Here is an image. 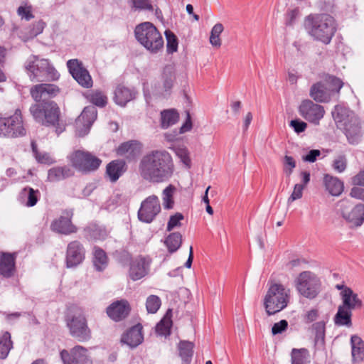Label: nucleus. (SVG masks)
I'll use <instances>...</instances> for the list:
<instances>
[{
	"instance_id": "f257e3e1",
	"label": "nucleus",
	"mask_w": 364,
	"mask_h": 364,
	"mask_svg": "<svg viewBox=\"0 0 364 364\" xmlns=\"http://www.w3.org/2000/svg\"><path fill=\"white\" fill-rule=\"evenodd\" d=\"M175 165L172 156L164 149L146 154L139 164L141 178L151 183L168 182L173 176Z\"/></svg>"
},
{
	"instance_id": "f03ea898",
	"label": "nucleus",
	"mask_w": 364,
	"mask_h": 364,
	"mask_svg": "<svg viewBox=\"0 0 364 364\" xmlns=\"http://www.w3.org/2000/svg\"><path fill=\"white\" fill-rule=\"evenodd\" d=\"M332 117L337 127L343 129L350 144H357L361 141L363 132L360 121L353 111L337 105L332 111Z\"/></svg>"
},
{
	"instance_id": "7ed1b4c3",
	"label": "nucleus",
	"mask_w": 364,
	"mask_h": 364,
	"mask_svg": "<svg viewBox=\"0 0 364 364\" xmlns=\"http://www.w3.org/2000/svg\"><path fill=\"white\" fill-rule=\"evenodd\" d=\"M309 33L325 44L331 42L336 31L334 19L328 14L309 15L305 20Z\"/></svg>"
},
{
	"instance_id": "20e7f679",
	"label": "nucleus",
	"mask_w": 364,
	"mask_h": 364,
	"mask_svg": "<svg viewBox=\"0 0 364 364\" xmlns=\"http://www.w3.org/2000/svg\"><path fill=\"white\" fill-rule=\"evenodd\" d=\"M30 113L35 121L43 126L55 127V132L62 133L65 127L60 123V109L54 102H43L32 105L29 109Z\"/></svg>"
},
{
	"instance_id": "39448f33",
	"label": "nucleus",
	"mask_w": 364,
	"mask_h": 364,
	"mask_svg": "<svg viewBox=\"0 0 364 364\" xmlns=\"http://www.w3.org/2000/svg\"><path fill=\"white\" fill-rule=\"evenodd\" d=\"M343 85V82L340 78L324 74L320 81L311 85L309 96L316 102H328L334 95L339 93Z\"/></svg>"
},
{
	"instance_id": "423d86ee",
	"label": "nucleus",
	"mask_w": 364,
	"mask_h": 364,
	"mask_svg": "<svg viewBox=\"0 0 364 364\" xmlns=\"http://www.w3.org/2000/svg\"><path fill=\"white\" fill-rule=\"evenodd\" d=\"M137 41L150 53L156 54L164 48V39L156 27L150 22L137 25L134 29Z\"/></svg>"
},
{
	"instance_id": "0eeeda50",
	"label": "nucleus",
	"mask_w": 364,
	"mask_h": 364,
	"mask_svg": "<svg viewBox=\"0 0 364 364\" xmlns=\"http://www.w3.org/2000/svg\"><path fill=\"white\" fill-rule=\"evenodd\" d=\"M25 68L32 81L56 80L60 75L48 59L31 55L25 63Z\"/></svg>"
},
{
	"instance_id": "6e6552de",
	"label": "nucleus",
	"mask_w": 364,
	"mask_h": 364,
	"mask_svg": "<svg viewBox=\"0 0 364 364\" xmlns=\"http://www.w3.org/2000/svg\"><path fill=\"white\" fill-rule=\"evenodd\" d=\"M289 290L282 284L270 285L264 299V305L268 315H273L284 309L289 303Z\"/></svg>"
},
{
	"instance_id": "1a4fd4ad",
	"label": "nucleus",
	"mask_w": 364,
	"mask_h": 364,
	"mask_svg": "<svg viewBox=\"0 0 364 364\" xmlns=\"http://www.w3.org/2000/svg\"><path fill=\"white\" fill-rule=\"evenodd\" d=\"M66 326L70 334L78 341H87L91 338V331L82 314H68L65 317Z\"/></svg>"
},
{
	"instance_id": "9d476101",
	"label": "nucleus",
	"mask_w": 364,
	"mask_h": 364,
	"mask_svg": "<svg viewBox=\"0 0 364 364\" xmlns=\"http://www.w3.org/2000/svg\"><path fill=\"white\" fill-rule=\"evenodd\" d=\"M295 283L296 288L299 294L307 299H314L320 291V280L311 272L304 271L301 272Z\"/></svg>"
},
{
	"instance_id": "9b49d317",
	"label": "nucleus",
	"mask_w": 364,
	"mask_h": 364,
	"mask_svg": "<svg viewBox=\"0 0 364 364\" xmlns=\"http://www.w3.org/2000/svg\"><path fill=\"white\" fill-rule=\"evenodd\" d=\"M72 166L82 173L96 171L100 166L102 160L88 151H75L70 156Z\"/></svg>"
},
{
	"instance_id": "f8f14e48",
	"label": "nucleus",
	"mask_w": 364,
	"mask_h": 364,
	"mask_svg": "<svg viewBox=\"0 0 364 364\" xmlns=\"http://www.w3.org/2000/svg\"><path fill=\"white\" fill-rule=\"evenodd\" d=\"M343 218L350 228H358L364 222V204L352 206L348 200H342L338 203Z\"/></svg>"
},
{
	"instance_id": "ddd939ff",
	"label": "nucleus",
	"mask_w": 364,
	"mask_h": 364,
	"mask_svg": "<svg viewBox=\"0 0 364 364\" xmlns=\"http://www.w3.org/2000/svg\"><path fill=\"white\" fill-rule=\"evenodd\" d=\"M298 111L301 117L314 125H318L325 114L322 105L309 99L301 101Z\"/></svg>"
},
{
	"instance_id": "4468645a",
	"label": "nucleus",
	"mask_w": 364,
	"mask_h": 364,
	"mask_svg": "<svg viewBox=\"0 0 364 364\" xmlns=\"http://www.w3.org/2000/svg\"><path fill=\"white\" fill-rule=\"evenodd\" d=\"M161 210L159 198L155 195L150 196L141 202L138 211V218L141 222L151 223Z\"/></svg>"
},
{
	"instance_id": "2eb2a0df",
	"label": "nucleus",
	"mask_w": 364,
	"mask_h": 364,
	"mask_svg": "<svg viewBox=\"0 0 364 364\" xmlns=\"http://www.w3.org/2000/svg\"><path fill=\"white\" fill-rule=\"evenodd\" d=\"M97 119V109L93 106L84 108L80 115L76 119L75 132L78 136H84L90 132V127Z\"/></svg>"
},
{
	"instance_id": "dca6fc26",
	"label": "nucleus",
	"mask_w": 364,
	"mask_h": 364,
	"mask_svg": "<svg viewBox=\"0 0 364 364\" xmlns=\"http://www.w3.org/2000/svg\"><path fill=\"white\" fill-rule=\"evenodd\" d=\"M67 66L73 78L82 87L89 88L92 86V80L89 72L77 59L69 60Z\"/></svg>"
},
{
	"instance_id": "f3484780",
	"label": "nucleus",
	"mask_w": 364,
	"mask_h": 364,
	"mask_svg": "<svg viewBox=\"0 0 364 364\" xmlns=\"http://www.w3.org/2000/svg\"><path fill=\"white\" fill-rule=\"evenodd\" d=\"M60 357L64 364H92V360L87 355V350L81 346H76L69 353L66 350L60 352Z\"/></svg>"
},
{
	"instance_id": "a211bd4d",
	"label": "nucleus",
	"mask_w": 364,
	"mask_h": 364,
	"mask_svg": "<svg viewBox=\"0 0 364 364\" xmlns=\"http://www.w3.org/2000/svg\"><path fill=\"white\" fill-rule=\"evenodd\" d=\"M85 250L83 245L77 240L70 242L67 247L66 266L74 267L82 262L85 259Z\"/></svg>"
},
{
	"instance_id": "6ab92c4d",
	"label": "nucleus",
	"mask_w": 364,
	"mask_h": 364,
	"mask_svg": "<svg viewBox=\"0 0 364 364\" xmlns=\"http://www.w3.org/2000/svg\"><path fill=\"white\" fill-rule=\"evenodd\" d=\"M73 215L72 210H65L58 219L55 220L50 225L51 230L64 235L75 232L77 228L71 222Z\"/></svg>"
},
{
	"instance_id": "aec40b11",
	"label": "nucleus",
	"mask_w": 364,
	"mask_h": 364,
	"mask_svg": "<svg viewBox=\"0 0 364 364\" xmlns=\"http://www.w3.org/2000/svg\"><path fill=\"white\" fill-rule=\"evenodd\" d=\"M31 95L33 99L39 102H47V98L56 96L59 92V88L53 84H38L31 88Z\"/></svg>"
},
{
	"instance_id": "412c9836",
	"label": "nucleus",
	"mask_w": 364,
	"mask_h": 364,
	"mask_svg": "<svg viewBox=\"0 0 364 364\" xmlns=\"http://www.w3.org/2000/svg\"><path fill=\"white\" fill-rule=\"evenodd\" d=\"M142 328L140 323L131 327L122 335L121 342L131 348L137 347L144 340Z\"/></svg>"
},
{
	"instance_id": "4be33fe9",
	"label": "nucleus",
	"mask_w": 364,
	"mask_h": 364,
	"mask_svg": "<svg viewBox=\"0 0 364 364\" xmlns=\"http://www.w3.org/2000/svg\"><path fill=\"white\" fill-rule=\"evenodd\" d=\"M130 311V306L127 301L120 300L113 302L107 308L108 316L115 321L125 318Z\"/></svg>"
},
{
	"instance_id": "5701e85b",
	"label": "nucleus",
	"mask_w": 364,
	"mask_h": 364,
	"mask_svg": "<svg viewBox=\"0 0 364 364\" xmlns=\"http://www.w3.org/2000/svg\"><path fill=\"white\" fill-rule=\"evenodd\" d=\"M342 304L340 305L351 311L360 309L363 307V302L358 295L353 292L349 287H345L341 292Z\"/></svg>"
},
{
	"instance_id": "b1692460",
	"label": "nucleus",
	"mask_w": 364,
	"mask_h": 364,
	"mask_svg": "<svg viewBox=\"0 0 364 364\" xmlns=\"http://www.w3.org/2000/svg\"><path fill=\"white\" fill-rule=\"evenodd\" d=\"M9 129H11V138L23 136L26 134L24 127L21 111L19 109L15 110L14 114L8 117Z\"/></svg>"
},
{
	"instance_id": "393cba45",
	"label": "nucleus",
	"mask_w": 364,
	"mask_h": 364,
	"mask_svg": "<svg viewBox=\"0 0 364 364\" xmlns=\"http://www.w3.org/2000/svg\"><path fill=\"white\" fill-rule=\"evenodd\" d=\"M114 102L122 107H124L129 102L135 99L136 92L124 85H118L114 91Z\"/></svg>"
},
{
	"instance_id": "a878e982",
	"label": "nucleus",
	"mask_w": 364,
	"mask_h": 364,
	"mask_svg": "<svg viewBox=\"0 0 364 364\" xmlns=\"http://www.w3.org/2000/svg\"><path fill=\"white\" fill-rule=\"evenodd\" d=\"M149 264L142 257L136 258L130 265L129 277L134 280H139L144 277L148 272Z\"/></svg>"
},
{
	"instance_id": "bb28decb",
	"label": "nucleus",
	"mask_w": 364,
	"mask_h": 364,
	"mask_svg": "<svg viewBox=\"0 0 364 364\" xmlns=\"http://www.w3.org/2000/svg\"><path fill=\"white\" fill-rule=\"evenodd\" d=\"M126 163L123 160H114L106 167V174L111 182H116L126 171Z\"/></svg>"
},
{
	"instance_id": "cd10ccee",
	"label": "nucleus",
	"mask_w": 364,
	"mask_h": 364,
	"mask_svg": "<svg viewBox=\"0 0 364 364\" xmlns=\"http://www.w3.org/2000/svg\"><path fill=\"white\" fill-rule=\"evenodd\" d=\"M15 270V255L2 253L0 257V274L9 278L13 276Z\"/></svg>"
},
{
	"instance_id": "c85d7f7f",
	"label": "nucleus",
	"mask_w": 364,
	"mask_h": 364,
	"mask_svg": "<svg viewBox=\"0 0 364 364\" xmlns=\"http://www.w3.org/2000/svg\"><path fill=\"white\" fill-rule=\"evenodd\" d=\"M40 192L30 187H26L21 190L19 194V201L27 207L34 206L39 198Z\"/></svg>"
},
{
	"instance_id": "c756f323",
	"label": "nucleus",
	"mask_w": 364,
	"mask_h": 364,
	"mask_svg": "<svg viewBox=\"0 0 364 364\" xmlns=\"http://www.w3.org/2000/svg\"><path fill=\"white\" fill-rule=\"evenodd\" d=\"M73 171L68 166H56L49 169L48 178L50 181L55 182L64 180L73 176Z\"/></svg>"
},
{
	"instance_id": "7c9ffc66",
	"label": "nucleus",
	"mask_w": 364,
	"mask_h": 364,
	"mask_svg": "<svg viewBox=\"0 0 364 364\" xmlns=\"http://www.w3.org/2000/svg\"><path fill=\"white\" fill-rule=\"evenodd\" d=\"M323 183L326 191L332 196H338L343 191V183L336 177L326 174Z\"/></svg>"
},
{
	"instance_id": "2f4dec72",
	"label": "nucleus",
	"mask_w": 364,
	"mask_h": 364,
	"mask_svg": "<svg viewBox=\"0 0 364 364\" xmlns=\"http://www.w3.org/2000/svg\"><path fill=\"white\" fill-rule=\"evenodd\" d=\"M352 358L353 363H360L364 359V341L358 336H351Z\"/></svg>"
},
{
	"instance_id": "473e14b6",
	"label": "nucleus",
	"mask_w": 364,
	"mask_h": 364,
	"mask_svg": "<svg viewBox=\"0 0 364 364\" xmlns=\"http://www.w3.org/2000/svg\"><path fill=\"white\" fill-rule=\"evenodd\" d=\"M351 317L352 311L339 305L333 321L336 326L350 327L352 326Z\"/></svg>"
},
{
	"instance_id": "72a5a7b5",
	"label": "nucleus",
	"mask_w": 364,
	"mask_h": 364,
	"mask_svg": "<svg viewBox=\"0 0 364 364\" xmlns=\"http://www.w3.org/2000/svg\"><path fill=\"white\" fill-rule=\"evenodd\" d=\"M140 151V144L136 141H129L122 143L117 149V153L119 156L127 154V157H134L138 154Z\"/></svg>"
},
{
	"instance_id": "f704fd0d",
	"label": "nucleus",
	"mask_w": 364,
	"mask_h": 364,
	"mask_svg": "<svg viewBox=\"0 0 364 364\" xmlns=\"http://www.w3.org/2000/svg\"><path fill=\"white\" fill-rule=\"evenodd\" d=\"M179 119V114L173 109H165L161 112V127L168 129L174 125Z\"/></svg>"
},
{
	"instance_id": "c9c22d12",
	"label": "nucleus",
	"mask_w": 364,
	"mask_h": 364,
	"mask_svg": "<svg viewBox=\"0 0 364 364\" xmlns=\"http://www.w3.org/2000/svg\"><path fill=\"white\" fill-rule=\"evenodd\" d=\"M194 345L192 342L181 341L178 345L179 355L182 359L183 364H189L193 354Z\"/></svg>"
},
{
	"instance_id": "e433bc0d",
	"label": "nucleus",
	"mask_w": 364,
	"mask_h": 364,
	"mask_svg": "<svg viewBox=\"0 0 364 364\" xmlns=\"http://www.w3.org/2000/svg\"><path fill=\"white\" fill-rule=\"evenodd\" d=\"M164 243L168 252L173 253L180 248L182 244V235L178 232L171 233L166 237Z\"/></svg>"
},
{
	"instance_id": "4c0bfd02",
	"label": "nucleus",
	"mask_w": 364,
	"mask_h": 364,
	"mask_svg": "<svg viewBox=\"0 0 364 364\" xmlns=\"http://www.w3.org/2000/svg\"><path fill=\"white\" fill-rule=\"evenodd\" d=\"M13 347L11 334L5 331L0 338V359H5Z\"/></svg>"
},
{
	"instance_id": "58836bf2",
	"label": "nucleus",
	"mask_w": 364,
	"mask_h": 364,
	"mask_svg": "<svg viewBox=\"0 0 364 364\" xmlns=\"http://www.w3.org/2000/svg\"><path fill=\"white\" fill-rule=\"evenodd\" d=\"M93 263L97 270L102 271L107 265V257L104 250L95 247Z\"/></svg>"
},
{
	"instance_id": "ea45409f",
	"label": "nucleus",
	"mask_w": 364,
	"mask_h": 364,
	"mask_svg": "<svg viewBox=\"0 0 364 364\" xmlns=\"http://www.w3.org/2000/svg\"><path fill=\"white\" fill-rule=\"evenodd\" d=\"M164 87L166 90H170L175 80L174 69L171 65H166L162 74Z\"/></svg>"
},
{
	"instance_id": "a19ab883",
	"label": "nucleus",
	"mask_w": 364,
	"mask_h": 364,
	"mask_svg": "<svg viewBox=\"0 0 364 364\" xmlns=\"http://www.w3.org/2000/svg\"><path fill=\"white\" fill-rule=\"evenodd\" d=\"M309 352L306 349L294 348L291 351V364H306Z\"/></svg>"
},
{
	"instance_id": "79ce46f5",
	"label": "nucleus",
	"mask_w": 364,
	"mask_h": 364,
	"mask_svg": "<svg viewBox=\"0 0 364 364\" xmlns=\"http://www.w3.org/2000/svg\"><path fill=\"white\" fill-rule=\"evenodd\" d=\"M176 190V188L173 185L168 186L166 188L164 189L162 195H163V205L165 209H171L173 206V193Z\"/></svg>"
},
{
	"instance_id": "37998d69",
	"label": "nucleus",
	"mask_w": 364,
	"mask_h": 364,
	"mask_svg": "<svg viewBox=\"0 0 364 364\" xmlns=\"http://www.w3.org/2000/svg\"><path fill=\"white\" fill-rule=\"evenodd\" d=\"M223 31V26L222 23H216L212 28L210 36V43L213 46L215 47H220L221 41L220 38V35Z\"/></svg>"
},
{
	"instance_id": "c03bdc74",
	"label": "nucleus",
	"mask_w": 364,
	"mask_h": 364,
	"mask_svg": "<svg viewBox=\"0 0 364 364\" xmlns=\"http://www.w3.org/2000/svg\"><path fill=\"white\" fill-rule=\"evenodd\" d=\"M89 100L96 106L103 107L107 103V97L101 91L95 90L89 96Z\"/></svg>"
},
{
	"instance_id": "a18cd8bd",
	"label": "nucleus",
	"mask_w": 364,
	"mask_h": 364,
	"mask_svg": "<svg viewBox=\"0 0 364 364\" xmlns=\"http://www.w3.org/2000/svg\"><path fill=\"white\" fill-rule=\"evenodd\" d=\"M166 38V48L168 53H173L177 51L178 49V39L176 35L171 31L167 30L165 31Z\"/></svg>"
},
{
	"instance_id": "49530a36",
	"label": "nucleus",
	"mask_w": 364,
	"mask_h": 364,
	"mask_svg": "<svg viewBox=\"0 0 364 364\" xmlns=\"http://www.w3.org/2000/svg\"><path fill=\"white\" fill-rule=\"evenodd\" d=\"M161 306V299L156 295L149 296L146 302V310L149 313H156Z\"/></svg>"
},
{
	"instance_id": "de8ad7c7",
	"label": "nucleus",
	"mask_w": 364,
	"mask_h": 364,
	"mask_svg": "<svg viewBox=\"0 0 364 364\" xmlns=\"http://www.w3.org/2000/svg\"><path fill=\"white\" fill-rule=\"evenodd\" d=\"M172 326V321L170 318L164 317L156 327V331L161 336L170 334V329Z\"/></svg>"
},
{
	"instance_id": "09e8293b",
	"label": "nucleus",
	"mask_w": 364,
	"mask_h": 364,
	"mask_svg": "<svg viewBox=\"0 0 364 364\" xmlns=\"http://www.w3.org/2000/svg\"><path fill=\"white\" fill-rule=\"evenodd\" d=\"M183 219L184 216L181 213H176L174 215H171L167 223V231H171L176 228H180L182 225L181 220Z\"/></svg>"
},
{
	"instance_id": "8fccbe9b",
	"label": "nucleus",
	"mask_w": 364,
	"mask_h": 364,
	"mask_svg": "<svg viewBox=\"0 0 364 364\" xmlns=\"http://www.w3.org/2000/svg\"><path fill=\"white\" fill-rule=\"evenodd\" d=\"M32 11L33 9L31 5H28L27 4H25L24 5L20 6L17 9V14L21 17V19L30 21L31 19L34 18V16L32 14Z\"/></svg>"
},
{
	"instance_id": "3c124183",
	"label": "nucleus",
	"mask_w": 364,
	"mask_h": 364,
	"mask_svg": "<svg viewBox=\"0 0 364 364\" xmlns=\"http://www.w3.org/2000/svg\"><path fill=\"white\" fill-rule=\"evenodd\" d=\"M312 331L315 334V340L316 342L323 341L325 337V323L318 321L313 324Z\"/></svg>"
},
{
	"instance_id": "603ef678",
	"label": "nucleus",
	"mask_w": 364,
	"mask_h": 364,
	"mask_svg": "<svg viewBox=\"0 0 364 364\" xmlns=\"http://www.w3.org/2000/svg\"><path fill=\"white\" fill-rule=\"evenodd\" d=\"M0 137L11 138L8 117L4 116L1 113H0Z\"/></svg>"
},
{
	"instance_id": "864d4df0",
	"label": "nucleus",
	"mask_w": 364,
	"mask_h": 364,
	"mask_svg": "<svg viewBox=\"0 0 364 364\" xmlns=\"http://www.w3.org/2000/svg\"><path fill=\"white\" fill-rule=\"evenodd\" d=\"M176 154L181 159V161L187 167L191 166V159L189 152L186 148L178 147L176 149Z\"/></svg>"
},
{
	"instance_id": "5fc2aeb1",
	"label": "nucleus",
	"mask_w": 364,
	"mask_h": 364,
	"mask_svg": "<svg viewBox=\"0 0 364 364\" xmlns=\"http://www.w3.org/2000/svg\"><path fill=\"white\" fill-rule=\"evenodd\" d=\"M284 172L287 175L290 176L294 168L296 167V161L292 156L286 155L284 157Z\"/></svg>"
},
{
	"instance_id": "6e6d98bb",
	"label": "nucleus",
	"mask_w": 364,
	"mask_h": 364,
	"mask_svg": "<svg viewBox=\"0 0 364 364\" xmlns=\"http://www.w3.org/2000/svg\"><path fill=\"white\" fill-rule=\"evenodd\" d=\"M304 189V185H301V183L295 184L293 192L287 200V203L290 204L294 200L301 198Z\"/></svg>"
},
{
	"instance_id": "4d7b16f0",
	"label": "nucleus",
	"mask_w": 364,
	"mask_h": 364,
	"mask_svg": "<svg viewBox=\"0 0 364 364\" xmlns=\"http://www.w3.org/2000/svg\"><path fill=\"white\" fill-rule=\"evenodd\" d=\"M133 7L135 10H147L152 11L153 6L150 3V0H132Z\"/></svg>"
},
{
	"instance_id": "13d9d810",
	"label": "nucleus",
	"mask_w": 364,
	"mask_h": 364,
	"mask_svg": "<svg viewBox=\"0 0 364 364\" xmlns=\"http://www.w3.org/2000/svg\"><path fill=\"white\" fill-rule=\"evenodd\" d=\"M346 165L347 160L345 156L341 155L333 161V167L336 171L341 173L346 169Z\"/></svg>"
},
{
	"instance_id": "bf43d9fd",
	"label": "nucleus",
	"mask_w": 364,
	"mask_h": 364,
	"mask_svg": "<svg viewBox=\"0 0 364 364\" xmlns=\"http://www.w3.org/2000/svg\"><path fill=\"white\" fill-rule=\"evenodd\" d=\"M289 126L292 127L297 134L304 132L307 128V124L300 119H292L290 121Z\"/></svg>"
},
{
	"instance_id": "052dcab7",
	"label": "nucleus",
	"mask_w": 364,
	"mask_h": 364,
	"mask_svg": "<svg viewBox=\"0 0 364 364\" xmlns=\"http://www.w3.org/2000/svg\"><path fill=\"white\" fill-rule=\"evenodd\" d=\"M45 23L42 21H38L33 24L28 34L30 37H35L41 33L44 29Z\"/></svg>"
},
{
	"instance_id": "680f3d73",
	"label": "nucleus",
	"mask_w": 364,
	"mask_h": 364,
	"mask_svg": "<svg viewBox=\"0 0 364 364\" xmlns=\"http://www.w3.org/2000/svg\"><path fill=\"white\" fill-rule=\"evenodd\" d=\"M288 327V322L286 320H281L279 322L275 323L272 328L273 335L282 333Z\"/></svg>"
},
{
	"instance_id": "e2e57ef3",
	"label": "nucleus",
	"mask_w": 364,
	"mask_h": 364,
	"mask_svg": "<svg viewBox=\"0 0 364 364\" xmlns=\"http://www.w3.org/2000/svg\"><path fill=\"white\" fill-rule=\"evenodd\" d=\"M38 162L46 164H52L55 162L53 158L48 153L36 154L35 157Z\"/></svg>"
},
{
	"instance_id": "0e129e2a",
	"label": "nucleus",
	"mask_w": 364,
	"mask_h": 364,
	"mask_svg": "<svg viewBox=\"0 0 364 364\" xmlns=\"http://www.w3.org/2000/svg\"><path fill=\"white\" fill-rule=\"evenodd\" d=\"M321 155V151L318 149H312L309 153L302 156L304 161L313 163L316 160V158Z\"/></svg>"
},
{
	"instance_id": "69168bd1",
	"label": "nucleus",
	"mask_w": 364,
	"mask_h": 364,
	"mask_svg": "<svg viewBox=\"0 0 364 364\" xmlns=\"http://www.w3.org/2000/svg\"><path fill=\"white\" fill-rule=\"evenodd\" d=\"M298 15V11L296 9L291 10L287 14L285 24L288 26H291L295 22V19Z\"/></svg>"
},
{
	"instance_id": "338daca9",
	"label": "nucleus",
	"mask_w": 364,
	"mask_h": 364,
	"mask_svg": "<svg viewBox=\"0 0 364 364\" xmlns=\"http://www.w3.org/2000/svg\"><path fill=\"white\" fill-rule=\"evenodd\" d=\"M350 195L351 197L364 201V188L360 187H353L350 190Z\"/></svg>"
},
{
	"instance_id": "774afa93",
	"label": "nucleus",
	"mask_w": 364,
	"mask_h": 364,
	"mask_svg": "<svg viewBox=\"0 0 364 364\" xmlns=\"http://www.w3.org/2000/svg\"><path fill=\"white\" fill-rule=\"evenodd\" d=\"M354 185L364 186V169L353 178Z\"/></svg>"
}]
</instances>
